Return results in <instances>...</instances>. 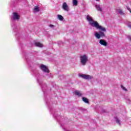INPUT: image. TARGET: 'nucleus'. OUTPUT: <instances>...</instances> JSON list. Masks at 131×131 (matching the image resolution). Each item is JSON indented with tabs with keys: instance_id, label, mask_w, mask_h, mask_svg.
I'll return each instance as SVG.
<instances>
[{
	"instance_id": "nucleus-1",
	"label": "nucleus",
	"mask_w": 131,
	"mask_h": 131,
	"mask_svg": "<svg viewBox=\"0 0 131 131\" xmlns=\"http://www.w3.org/2000/svg\"><path fill=\"white\" fill-rule=\"evenodd\" d=\"M86 20L89 21V24L92 27H95L96 29H99V30H101V31H106V28L103 27L102 26H100L99 23L97 21H94L92 16L90 15H88L86 17Z\"/></svg>"
},
{
	"instance_id": "nucleus-2",
	"label": "nucleus",
	"mask_w": 131,
	"mask_h": 131,
	"mask_svg": "<svg viewBox=\"0 0 131 131\" xmlns=\"http://www.w3.org/2000/svg\"><path fill=\"white\" fill-rule=\"evenodd\" d=\"M80 61L81 65L85 66L89 61V57L86 54L82 55L80 56Z\"/></svg>"
},
{
	"instance_id": "nucleus-3",
	"label": "nucleus",
	"mask_w": 131,
	"mask_h": 131,
	"mask_svg": "<svg viewBox=\"0 0 131 131\" xmlns=\"http://www.w3.org/2000/svg\"><path fill=\"white\" fill-rule=\"evenodd\" d=\"M94 36L97 39H100V38L105 37V33L102 31H99V32H96L94 33Z\"/></svg>"
},
{
	"instance_id": "nucleus-4",
	"label": "nucleus",
	"mask_w": 131,
	"mask_h": 131,
	"mask_svg": "<svg viewBox=\"0 0 131 131\" xmlns=\"http://www.w3.org/2000/svg\"><path fill=\"white\" fill-rule=\"evenodd\" d=\"M79 76L83 78V79H86L87 80H90V79H93L94 78L92 76L87 74H80L79 75Z\"/></svg>"
},
{
	"instance_id": "nucleus-5",
	"label": "nucleus",
	"mask_w": 131,
	"mask_h": 131,
	"mask_svg": "<svg viewBox=\"0 0 131 131\" xmlns=\"http://www.w3.org/2000/svg\"><path fill=\"white\" fill-rule=\"evenodd\" d=\"M20 19V15L17 12H13V15L11 16V20L15 21V20H18Z\"/></svg>"
},
{
	"instance_id": "nucleus-6",
	"label": "nucleus",
	"mask_w": 131,
	"mask_h": 131,
	"mask_svg": "<svg viewBox=\"0 0 131 131\" xmlns=\"http://www.w3.org/2000/svg\"><path fill=\"white\" fill-rule=\"evenodd\" d=\"M40 68L43 71V72H45L46 73H49V72H50L49 69L45 64H41Z\"/></svg>"
},
{
	"instance_id": "nucleus-7",
	"label": "nucleus",
	"mask_w": 131,
	"mask_h": 131,
	"mask_svg": "<svg viewBox=\"0 0 131 131\" xmlns=\"http://www.w3.org/2000/svg\"><path fill=\"white\" fill-rule=\"evenodd\" d=\"M62 8L64 11H66L67 12L69 11V6H68V5L66 2L63 3Z\"/></svg>"
},
{
	"instance_id": "nucleus-8",
	"label": "nucleus",
	"mask_w": 131,
	"mask_h": 131,
	"mask_svg": "<svg viewBox=\"0 0 131 131\" xmlns=\"http://www.w3.org/2000/svg\"><path fill=\"white\" fill-rule=\"evenodd\" d=\"M99 42L100 45H101V46H103V47H107V46H108V42H107V41H106V40H105L104 39H100Z\"/></svg>"
},
{
	"instance_id": "nucleus-9",
	"label": "nucleus",
	"mask_w": 131,
	"mask_h": 131,
	"mask_svg": "<svg viewBox=\"0 0 131 131\" xmlns=\"http://www.w3.org/2000/svg\"><path fill=\"white\" fill-rule=\"evenodd\" d=\"M95 8L99 12H103V9L100 5H95Z\"/></svg>"
},
{
	"instance_id": "nucleus-10",
	"label": "nucleus",
	"mask_w": 131,
	"mask_h": 131,
	"mask_svg": "<svg viewBox=\"0 0 131 131\" xmlns=\"http://www.w3.org/2000/svg\"><path fill=\"white\" fill-rule=\"evenodd\" d=\"M35 47H38V48H42L43 47V45L39 42L35 43Z\"/></svg>"
},
{
	"instance_id": "nucleus-11",
	"label": "nucleus",
	"mask_w": 131,
	"mask_h": 131,
	"mask_svg": "<svg viewBox=\"0 0 131 131\" xmlns=\"http://www.w3.org/2000/svg\"><path fill=\"white\" fill-rule=\"evenodd\" d=\"M115 121L117 124H118V125H121V121L117 117H115Z\"/></svg>"
},
{
	"instance_id": "nucleus-12",
	"label": "nucleus",
	"mask_w": 131,
	"mask_h": 131,
	"mask_svg": "<svg viewBox=\"0 0 131 131\" xmlns=\"http://www.w3.org/2000/svg\"><path fill=\"white\" fill-rule=\"evenodd\" d=\"M12 28H13L14 31H16V30H18V28L17 27V26L13 23L11 25Z\"/></svg>"
},
{
	"instance_id": "nucleus-13",
	"label": "nucleus",
	"mask_w": 131,
	"mask_h": 131,
	"mask_svg": "<svg viewBox=\"0 0 131 131\" xmlns=\"http://www.w3.org/2000/svg\"><path fill=\"white\" fill-rule=\"evenodd\" d=\"M38 82L40 86L42 88V91H43V85L44 86H46V84L43 83V82H42V81H39V80H38Z\"/></svg>"
},
{
	"instance_id": "nucleus-14",
	"label": "nucleus",
	"mask_w": 131,
	"mask_h": 131,
	"mask_svg": "<svg viewBox=\"0 0 131 131\" xmlns=\"http://www.w3.org/2000/svg\"><path fill=\"white\" fill-rule=\"evenodd\" d=\"M37 12H39V8L38 6H35L34 8V13H37Z\"/></svg>"
},
{
	"instance_id": "nucleus-15",
	"label": "nucleus",
	"mask_w": 131,
	"mask_h": 131,
	"mask_svg": "<svg viewBox=\"0 0 131 131\" xmlns=\"http://www.w3.org/2000/svg\"><path fill=\"white\" fill-rule=\"evenodd\" d=\"M75 95L78 96L79 97H81L82 95L81 93H80V92L78 91H75Z\"/></svg>"
},
{
	"instance_id": "nucleus-16",
	"label": "nucleus",
	"mask_w": 131,
	"mask_h": 131,
	"mask_svg": "<svg viewBox=\"0 0 131 131\" xmlns=\"http://www.w3.org/2000/svg\"><path fill=\"white\" fill-rule=\"evenodd\" d=\"M57 18L60 21H63L64 20V17H63V16H62L61 15H57Z\"/></svg>"
},
{
	"instance_id": "nucleus-17",
	"label": "nucleus",
	"mask_w": 131,
	"mask_h": 131,
	"mask_svg": "<svg viewBox=\"0 0 131 131\" xmlns=\"http://www.w3.org/2000/svg\"><path fill=\"white\" fill-rule=\"evenodd\" d=\"M73 6H77V5H78V1L77 0H73Z\"/></svg>"
},
{
	"instance_id": "nucleus-18",
	"label": "nucleus",
	"mask_w": 131,
	"mask_h": 131,
	"mask_svg": "<svg viewBox=\"0 0 131 131\" xmlns=\"http://www.w3.org/2000/svg\"><path fill=\"white\" fill-rule=\"evenodd\" d=\"M82 101L83 102H84V103H89V100L85 97L82 98Z\"/></svg>"
},
{
	"instance_id": "nucleus-19",
	"label": "nucleus",
	"mask_w": 131,
	"mask_h": 131,
	"mask_svg": "<svg viewBox=\"0 0 131 131\" xmlns=\"http://www.w3.org/2000/svg\"><path fill=\"white\" fill-rule=\"evenodd\" d=\"M118 13L120 14V15H123L124 13H123V11L121 10V9H119L118 10Z\"/></svg>"
},
{
	"instance_id": "nucleus-20",
	"label": "nucleus",
	"mask_w": 131,
	"mask_h": 131,
	"mask_svg": "<svg viewBox=\"0 0 131 131\" xmlns=\"http://www.w3.org/2000/svg\"><path fill=\"white\" fill-rule=\"evenodd\" d=\"M121 88L122 89H123V91H125V92H127V89H126L125 87L123 86V85H121Z\"/></svg>"
},
{
	"instance_id": "nucleus-21",
	"label": "nucleus",
	"mask_w": 131,
	"mask_h": 131,
	"mask_svg": "<svg viewBox=\"0 0 131 131\" xmlns=\"http://www.w3.org/2000/svg\"><path fill=\"white\" fill-rule=\"evenodd\" d=\"M127 27L131 29V23L130 22H128L127 23Z\"/></svg>"
},
{
	"instance_id": "nucleus-22",
	"label": "nucleus",
	"mask_w": 131,
	"mask_h": 131,
	"mask_svg": "<svg viewBox=\"0 0 131 131\" xmlns=\"http://www.w3.org/2000/svg\"><path fill=\"white\" fill-rule=\"evenodd\" d=\"M49 27H50L51 28H54L55 27V26H54L53 25H49Z\"/></svg>"
},
{
	"instance_id": "nucleus-23",
	"label": "nucleus",
	"mask_w": 131,
	"mask_h": 131,
	"mask_svg": "<svg viewBox=\"0 0 131 131\" xmlns=\"http://www.w3.org/2000/svg\"><path fill=\"white\" fill-rule=\"evenodd\" d=\"M96 2H100V0H96Z\"/></svg>"
},
{
	"instance_id": "nucleus-24",
	"label": "nucleus",
	"mask_w": 131,
	"mask_h": 131,
	"mask_svg": "<svg viewBox=\"0 0 131 131\" xmlns=\"http://www.w3.org/2000/svg\"><path fill=\"white\" fill-rule=\"evenodd\" d=\"M63 130H65V128H63Z\"/></svg>"
}]
</instances>
